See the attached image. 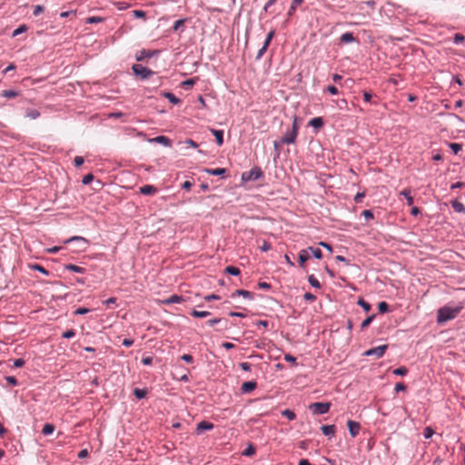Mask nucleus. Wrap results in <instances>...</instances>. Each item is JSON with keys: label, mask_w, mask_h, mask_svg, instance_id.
Returning <instances> with one entry per match:
<instances>
[{"label": "nucleus", "mask_w": 465, "mask_h": 465, "mask_svg": "<svg viewBox=\"0 0 465 465\" xmlns=\"http://www.w3.org/2000/svg\"><path fill=\"white\" fill-rule=\"evenodd\" d=\"M460 306L458 307H450L443 306L440 308L437 312V322L438 324H443L448 321H450L456 318L461 311Z\"/></svg>", "instance_id": "f257e3e1"}, {"label": "nucleus", "mask_w": 465, "mask_h": 465, "mask_svg": "<svg viewBox=\"0 0 465 465\" xmlns=\"http://www.w3.org/2000/svg\"><path fill=\"white\" fill-rule=\"evenodd\" d=\"M299 131L298 118L294 116L293 122L292 124V129L288 130L285 134L281 138L282 143H285L287 144L293 143L296 140L297 134Z\"/></svg>", "instance_id": "f03ea898"}, {"label": "nucleus", "mask_w": 465, "mask_h": 465, "mask_svg": "<svg viewBox=\"0 0 465 465\" xmlns=\"http://www.w3.org/2000/svg\"><path fill=\"white\" fill-rule=\"evenodd\" d=\"M331 402H313L309 405V410L314 415H322L327 413L331 409Z\"/></svg>", "instance_id": "7ed1b4c3"}, {"label": "nucleus", "mask_w": 465, "mask_h": 465, "mask_svg": "<svg viewBox=\"0 0 465 465\" xmlns=\"http://www.w3.org/2000/svg\"><path fill=\"white\" fill-rule=\"evenodd\" d=\"M132 70L136 76H139L142 80L148 79L150 76L154 74V72L151 69L143 66L140 64H134L132 66Z\"/></svg>", "instance_id": "20e7f679"}, {"label": "nucleus", "mask_w": 465, "mask_h": 465, "mask_svg": "<svg viewBox=\"0 0 465 465\" xmlns=\"http://www.w3.org/2000/svg\"><path fill=\"white\" fill-rule=\"evenodd\" d=\"M263 176V172L260 167H253L248 172L242 173V180L243 182L256 181Z\"/></svg>", "instance_id": "39448f33"}, {"label": "nucleus", "mask_w": 465, "mask_h": 465, "mask_svg": "<svg viewBox=\"0 0 465 465\" xmlns=\"http://www.w3.org/2000/svg\"><path fill=\"white\" fill-rule=\"evenodd\" d=\"M388 349V345L387 344H383V345H380L378 347H374V348H371L368 351H366L363 355L365 356H375L377 359H380L381 358L386 350Z\"/></svg>", "instance_id": "423d86ee"}, {"label": "nucleus", "mask_w": 465, "mask_h": 465, "mask_svg": "<svg viewBox=\"0 0 465 465\" xmlns=\"http://www.w3.org/2000/svg\"><path fill=\"white\" fill-rule=\"evenodd\" d=\"M213 427H214L213 423L207 421V420H203L197 424L195 432H196V434L200 435L205 430H213Z\"/></svg>", "instance_id": "0eeeda50"}, {"label": "nucleus", "mask_w": 465, "mask_h": 465, "mask_svg": "<svg viewBox=\"0 0 465 465\" xmlns=\"http://www.w3.org/2000/svg\"><path fill=\"white\" fill-rule=\"evenodd\" d=\"M347 426L351 437H355L359 434L361 429V425L359 422L350 420L347 422Z\"/></svg>", "instance_id": "6e6552de"}, {"label": "nucleus", "mask_w": 465, "mask_h": 465, "mask_svg": "<svg viewBox=\"0 0 465 465\" xmlns=\"http://www.w3.org/2000/svg\"><path fill=\"white\" fill-rule=\"evenodd\" d=\"M310 259V253L308 252V250L303 249L301 250L298 254V263L300 267H303L305 262Z\"/></svg>", "instance_id": "1a4fd4ad"}, {"label": "nucleus", "mask_w": 465, "mask_h": 465, "mask_svg": "<svg viewBox=\"0 0 465 465\" xmlns=\"http://www.w3.org/2000/svg\"><path fill=\"white\" fill-rule=\"evenodd\" d=\"M257 387L256 381H245L242 384L241 391L242 393H249L255 390Z\"/></svg>", "instance_id": "9d476101"}, {"label": "nucleus", "mask_w": 465, "mask_h": 465, "mask_svg": "<svg viewBox=\"0 0 465 465\" xmlns=\"http://www.w3.org/2000/svg\"><path fill=\"white\" fill-rule=\"evenodd\" d=\"M204 172L210 175L224 176L228 171L226 168H215V169L205 168Z\"/></svg>", "instance_id": "9b49d317"}, {"label": "nucleus", "mask_w": 465, "mask_h": 465, "mask_svg": "<svg viewBox=\"0 0 465 465\" xmlns=\"http://www.w3.org/2000/svg\"><path fill=\"white\" fill-rule=\"evenodd\" d=\"M139 191L142 194L144 195H153L157 192V188L151 184H146L139 188Z\"/></svg>", "instance_id": "f8f14e48"}, {"label": "nucleus", "mask_w": 465, "mask_h": 465, "mask_svg": "<svg viewBox=\"0 0 465 465\" xmlns=\"http://www.w3.org/2000/svg\"><path fill=\"white\" fill-rule=\"evenodd\" d=\"M236 296H242L243 298H247L249 300L253 299L252 292L246 291V290H242V289L236 290L234 292L232 293V298H234Z\"/></svg>", "instance_id": "ddd939ff"}, {"label": "nucleus", "mask_w": 465, "mask_h": 465, "mask_svg": "<svg viewBox=\"0 0 465 465\" xmlns=\"http://www.w3.org/2000/svg\"><path fill=\"white\" fill-rule=\"evenodd\" d=\"M73 242H77L81 243L80 248L82 250H84L87 245V240L81 236H73V237L69 238L68 240H66L64 242L70 243Z\"/></svg>", "instance_id": "4468645a"}, {"label": "nucleus", "mask_w": 465, "mask_h": 465, "mask_svg": "<svg viewBox=\"0 0 465 465\" xmlns=\"http://www.w3.org/2000/svg\"><path fill=\"white\" fill-rule=\"evenodd\" d=\"M158 53V51H150V50H145V49H143L139 52L138 54H136V60L137 61H142L143 60L144 58H149V57H152L154 54Z\"/></svg>", "instance_id": "2eb2a0df"}, {"label": "nucleus", "mask_w": 465, "mask_h": 465, "mask_svg": "<svg viewBox=\"0 0 465 465\" xmlns=\"http://www.w3.org/2000/svg\"><path fill=\"white\" fill-rule=\"evenodd\" d=\"M321 430L325 436L331 437L335 434L336 427L335 425H322Z\"/></svg>", "instance_id": "dca6fc26"}, {"label": "nucleus", "mask_w": 465, "mask_h": 465, "mask_svg": "<svg viewBox=\"0 0 465 465\" xmlns=\"http://www.w3.org/2000/svg\"><path fill=\"white\" fill-rule=\"evenodd\" d=\"M151 142L161 143V144H163L164 146H168V147L172 145L171 140L167 136H163V135L156 136L153 139H152Z\"/></svg>", "instance_id": "f3484780"}, {"label": "nucleus", "mask_w": 465, "mask_h": 465, "mask_svg": "<svg viewBox=\"0 0 465 465\" xmlns=\"http://www.w3.org/2000/svg\"><path fill=\"white\" fill-rule=\"evenodd\" d=\"M324 122L322 117H314L310 120L309 125L313 127L314 129H320L323 126Z\"/></svg>", "instance_id": "a211bd4d"}, {"label": "nucleus", "mask_w": 465, "mask_h": 465, "mask_svg": "<svg viewBox=\"0 0 465 465\" xmlns=\"http://www.w3.org/2000/svg\"><path fill=\"white\" fill-rule=\"evenodd\" d=\"M212 134L215 136L216 143L219 146L223 145V130H216V129H211Z\"/></svg>", "instance_id": "6ab92c4d"}, {"label": "nucleus", "mask_w": 465, "mask_h": 465, "mask_svg": "<svg viewBox=\"0 0 465 465\" xmlns=\"http://www.w3.org/2000/svg\"><path fill=\"white\" fill-rule=\"evenodd\" d=\"M183 301V296L173 294L170 296L169 298L163 301V303L164 304H172V303H180Z\"/></svg>", "instance_id": "aec40b11"}, {"label": "nucleus", "mask_w": 465, "mask_h": 465, "mask_svg": "<svg viewBox=\"0 0 465 465\" xmlns=\"http://www.w3.org/2000/svg\"><path fill=\"white\" fill-rule=\"evenodd\" d=\"M451 207L454 209L455 212L465 213V207L464 205L458 200L451 201Z\"/></svg>", "instance_id": "412c9836"}, {"label": "nucleus", "mask_w": 465, "mask_h": 465, "mask_svg": "<svg viewBox=\"0 0 465 465\" xmlns=\"http://www.w3.org/2000/svg\"><path fill=\"white\" fill-rule=\"evenodd\" d=\"M163 96L169 100L170 103L173 104H180L181 100L177 98L173 93L171 92H163Z\"/></svg>", "instance_id": "4be33fe9"}, {"label": "nucleus", "mask_w": 465, "mask_h": 465, "mask_svg": "<svg viewBox=\"0 0 465 465\" xmlns=\"http://www.w3.org/2000/svg\"><path fill=\"white\" fill-rule=\"evenodd\" d=\"M64 268L68 271H72L77 273H84L85 269L75 264L68 263L64 265Z\"/></svg>", "instance_id": "5701e85b"}, {"label": "nucleus", "mask_w": 465, "mask_h": 465, "mask_svg": "<svg viewBox=\"0 0 465 465\" xmlns=\"http://www.w3.org/2000/svg\"><path fill=\"white\" fill-rule=\"evenodd\" d=\"M355 41V37L352 33L347 32L341 35V42L344 44L352 43Z\"/></svg>", "instance_id": "b1692460"}, {"label": "nucleus", "mask_w": 465, "mask_h": 465, "mask_svg": "<svg viewBox=\"0 0 465 465\" xmlns=\"http://www.w3.org/2000/svg\"><path fill=\"white\" fill-rule=\"evenodd\" d=\"M401 195H403L407 201L408 205H412L414 203V199L411 194L410 189H404L400 193Z\"/></svg>", "instance_id": "393cba45"}, {"label": "nucleus", "mask_w": 465, "mask_h": 465, "mask_svg": "<svg viewBox=\"0 0 465 465\" xmlns=\"http://www.w3.org/2000/svg\"><path fill=\"white\" fill-rule=\"evenodd\" d=\"M210 314L211 313L208 311H198L196 309H193L191 312V315L195 318H205V317L209 316Z\"/></svg>", "instance_id": "a878e982"}, {"label": "nucleus", "mask_w": 465, "mask_h": 465, "mask_svg": "<svg viewBox=\"0 0 465 465\" xmlns=\"http://www.w3.org/2000/svg\"><path fill=\"white\" fill-rule=\"evenodd\" d=\"M55 428L53 424L51 423H46L44 425L43 427V430H42V433L45 435V436H47V435H50L52 434L54 431Z\"/></svg>", "instance_id": "bb28decb"}, {"label": "nucleus", "mask_w": 465, "mask_h": 465, "mask_svg": "<svg viewBox=\"0 0 465 465\" xmlns=\"http://www.w3.org/2000/svg\"><path fill=\"white\" fill-rule=\"evenodd\" d=\"M307 250L309 253L312 252L314 258L318 260L322 258V252L319 248L309 247Z\"/></svg>", "instance_id": "cd10ccee"}, {"label": "nucleus", "mask_w": 465, "mask_h": 465, "mask_svg": "<svg viewBox=\"0 0 465 465\" xmlns=\"http://www.w3.org/2000/svg\"><path fill=\"white\" fill-rule=\"evenodd\" d=\"M225 272H227L230 275L238 276L241 273V271L239 268L235 266H227L225 268Z\"/></svg>", "instance_id": "c85d7f7f"}, {"label": "nucleus", "mask_w": 465, "mask_h": 465, "mask_svg": "<svg viewBox=\"0 0 465 465\" xmlns=\"http://www.w3.org/2000/svg\"><path fill=\"white\" fill-rule=\"evenodd\" d=\"M25 116L30 119H36L40 116V113L36 109H28L25 113Z\"/></svg>", "instance_id": "c756f323"}, {"label": "nucleus", "mask_w": 465, "mask_h": 465, "mask_svg": "<svg viewBox=\"0 0 465 465\" xmlns=\"http://www.w3.org/2000/svg\"><path fill=\"white\" fill-rule=\"evenodd\" d=\"M308 282H309V283H310L312 287H314V288H316V289H320V288H321V283H320V282L318 281V279H317L314 275H312H312H310V276L308 277Z\"/></svg>", "instance_id": "7c9ffc66"}, {"label": "nucleus", "mask_w": 465, "mask_h": 465, "mask_svg": "<svg viewBox=\"0 0 465 465\" xmlns=\"http://www.w3.org/2000/svg\"><path fill=\"white\" fill-rule=\"evenodd\" d=\"M147 394V391L146 390H143V389H139V388H135L134 390V395L137 398V399H143Z\"/></svg>", "instance_id": "2f4dec72"}, {"label": "nucleus", "mask_w": 465, "mask_h": 465, "mask_svg": "<svg viewBox=\"0 0 465 465\" xmlns=\"http://www.w3.org/2000/svg\"><path fill=\"white\" fill-rule=\"evenodd\" d=\"M303 0H292V5L290 6V9L288 11V15H292L293 12L295 11L296 7L300 5Z\"/></svg>", "instance_id": "473e14b6"}, {"label": "nucleus", "mask_w": 465, "mask_h": 465, "mask_svg": "<svg viewBox=\"0 0 465 465\" xmlns=\"http://www.w3.org/2000/svg\"><path fill=\"white\" fill-rule=\"evenodd\" d=\"M357 304L360 305L365 312H369L371 309V304L364 301L362 298L358 300Z\"/></svg>", "instance_id": "72a5a7b5"}, {"label": "nucleus", "mask_w": 465, "mask_h": 465, "mask_svg": "<svg viewBox=\"0 0 465 465\" xmlns=\"http://www.w3.org/2000/svg\"><path fill=\"white\" fill-rule=\"evenodd\" d=\"M282 415L286 417L289 420H293L296 418V414L294 413V411L289 409L282 411Z\"/></svg>", "instance_id": "f704fd0d"}, {"label": "nucleus", "mask_w": 465, "mask_h": 465, "mask_svg": "<svg viewBox=\"0 0 465 465\" xmlns=\"http://www.w3.org/2000/svg\"><path fill=\"white\" fill-rule=\"evenodd\" d=\"M393 374L397 376H405L408 373V369L404 366L393 370Z\"/></svg>", "instance_id": "c9c22d12"}, {"label": "nucleus", "mask_w": 465, "mask_h": 465, "mask_svg": "<svg viewBox=\"0 0 465 465\" xmlns=\"http://www.w3.org/2000/svg\"><path fill=\"white\" fill-rule=\"evenodd\" d=\"M378 311L380 313H385L389 312V305L386 302H380L378 303Z\"/></svg>", "instance_id": "e433bc0d"}, {"label": "nucleus", "mask_w": 465, "mask_h": 465, "mask_svg": "<svg viewBox=\"0 0 465 465\" xmlns=\"http://www.w3.org/2000/svg\"><path fill=\"white\" fill-rule=\"evenodd\" d=\"M104 20V18L101 17V16H90V17L86 18L85 23L86 24H96V23H101Z\"/></svg>", "instance_id": "4c0bfd02"}, {"label": "nucleus", "mask_w": 465, "mask_h": 465, "mask_svg": "<svg viewBox=\"0 0 465 465\" xmlns=\"http://www.w3.org/2000/svg\"><path fill=\"white\" fill-rule=\"evenodd\" d=\"M18 94L14 90H4L2 92V96L5 98H14L16 97Z\"/></svg>", "instance_id": "58836bf2"}, {"label": "nucleus", "mask_w": 465, "mask_h": 465, "mask_svg": "<svg viewBox=\"0 0 465 465\" xmlns=\"http://www.w3.org/2000/svg\"><path fill=\"white\" fill-rule=\"evenodd\" d=\"M375 318V314H371L370 316H368L361 324V329H365L367 328L371 323V322L373 321V319Z\"/></svg>", "instance_id": "ea45409f"}, {"label": "nucleus", "mask_w": 465, "mask_h": 465, "mask_svg": "<svg viewBox=\"0 0 465 465\" xmlns=\"http://www.w3.org/2000/svg\"><path fill=\"white\" fill-rule=\"evenodd\" d=\"M31 268H32L33 270H35V271H38V272H42V273H43V274H45V275H48V274H49V272H48L46 269H45V268H44L42 265H40V264H37V263L33 264V265L31 266Z\"/></svg>", "instance_id": "a19ab883"}, {"label": "nucleus", "mask_w": 465, "mask_h": 465, "mask_svg": "<svg viewBox=\"0 0 465 465\" xmlns=\"http://www.w3.org/2000/svg\"><path fill=\"white\" fill-rule=\"evenodd\" d=\"M255 453V447L252 444H250L242 452V455L244 456H252Z\"/></svg>", "instance_id": "79ce46f5"}, {"label": "nucleus", "mask_w": 465, "mask_h": 465, "mask_svg": "<svg viewBox=\"0 0 465 465\" xmlns=\"http://www.w3.org/2000/svg\"><path fill=\"white\" fill-rule=\"evenodd\" d=\"M27 30V27L25 25H21L20 26H18L15 30H14L12 35L13 36H16L24 32H25Z\"/></svg>", "instance_id": "37998d69"}, {"label": "nucleus", "mask_w": 465, "mask_h": 465, "mask_svg": "<svg viewBox=\"0 0 465 465\" xmlns=\"http://www.w3.org/2000/svg\"><path fill=\"white\" fill-rule=\"evenodd\" d=\"M434 434V430L431 427H426L423 430V436L426 439H430Z\"/></svg>", "instance_id": "c03bdc74"}, {"label": "nucleus", "mask_w": 465, "mask_h": 465, "mask_svg": "<svg viewBox=\"0 0 465 465\" xmlns=\"http://www.w3.org/2000/svg\"><path fill=\"white\" fill-rule=\"evenodd\" d=\"M75 331L73 329L67 330L62 334V337L64 339H71L75 336Z\"/></svg>", "instance_id": "a18cd8bd"}, {"label": "nucleus", "mask_w": 465, "mask_h": 465, "mask_svg": "<svg viewBox=\"0 0 465 465\" xmlns=\"http://www.w3.org/2000/svg\"><path fill=\"white\" fill-rule=\"evenodd\" d=\"M194 84H195L194 79H187V80L182 82V86L184 87L185 89H189L192 86H193Z\"/></svg>", "instance_id": "49530a36"}, {"label": "nucleus", "mask_w": 465, "mask_h": 465, "mask_svg": "<svg viewBox=\"0 0 465 465\" xmlns=\"http://www.w3.org/2000/svg\"><path fill=\"white\" fill-rule=\"evenodd\" d=\"M450 148L453 151L454 153H458L462 149V146L460 143H450Z\"/></svg>", "instance_id": "de8ad7c7"}, {"label": "nucleus", "mask_w": 465, "mask_h": 465, "mask_svg": "<svg viewBox=\"0 0 465 465\" xmlns=\"http://www.w3.org/2000/svg\"><path fill=\"white\" fill-rule=\"evenodd\" d=\"M465 37L461 34H455L453 37V41L456 45H459L464 41Z\"/></svg>", "instance_id": "09e8293b"}, {"label": "nucleus", "mask_w": 465, "mask_h": 465, "mask_svg": "<svg viewBox=\"0 0 465 465\" xmlns=\"http://www.w3.org/2000/svg\"><path fill=\"white\" fill-rule=\"evenodd\" d=\"M184 23H185V19H179V20H177V21H176V22H174V24H173V31H177V30H179V28H180L181 26H183V25H184Z\"/></svg>", "instance_id": "8fccbe9b"}, {"label": "nucleus", "mask_w": 465, "mask_h": 465, "mask_svg": "<svg viewBox=\"0 0 465 465\" xmlns=\"http://www.w3.org/2000/svg\"><path fill=\"white\" fill-rule=\"evenodd\" d=\"M44 6L43 5H37L34 7V12H33V15L35 16H38L40 14H42L44 12Z\"/></svg>", "instance_id": "3c124183"}, {"label": "nucleus", "mask_w": 465, "mask_h": 465, "mask_svg": "<svg viewBox=\"0 0 465 465\" xmlns=\"http://www.w3.org/2000/svg\"><path fill=\"white\" fill-rule=\"evenodd\" d=\"M94 175L92 173H88L86 174L85 176H84L83 180H82V183L84 184H89L93 180H94Z\"/></svg>", "instance_id": "603ef678"}, {"label": "nucleus", "mask_w": 465, "mask_h": 465, "mask_svg": "<svg viewBox=\"0 0 465 465\" xmlns=\"http://www.w3.org/2000/svg\"><path fill=\"white\" fill-rule=\"evenodd\" d=\"M90 312V310H89V309H87V308H84V307H79V308H77V309L74 311V314H76V315H84V314H85V313H87V312Z\"/></svg>", "instance_id": "864d4df0"}, {"label": "nucleus", "mask_w": 465, "mask_h": 465, "mask_svg": "<svg viewBox=\"0 0 465 465\" xmlns=\"http://www.w3.org/2000/svg\"><path fill=\"white\" fill-rule=\"evenodd\" d=\"M406 389H407V386L404 383L398 382V383H396L394 390L396 392H399V391H406Z\"/></svg>", "instance_id": "5fc2aeb1"}, {"label": "nucleus", "mask_w": 465, "mask_h": 465, "mask_svg": "<svg viewBox=\"0 0 465 465\" xmlns=\"http://www.w3.org/2000/svg\"><path fill=\"white\" fill-rule=\"evenodd\" d=\"M284 143H282V139H280L279 141H274L273 147H274V150L277 152V155H279V153H280L281 146Z\"/></svg>", "instance_id": "6e6d98bb"}, {"label": "nucleus", "mask_w": 465, "mask_h": 465, "mask_svg": "<svg viewBox=\"0 0 465 465\" xmlns=\"http://www.w3.org/2000/svg\"><path fill=\"white\" fill-rule=\"evenodd\" d=\"M84 160L82 156H75L74 159V163L75 167H80L84 163Z\"/></svg>", "instance_id": "4d7b16f0"}, {"label": "nucleus", "mask_w": 465, "mask_h": 465, "mask_svg": "<svg viewBox=\"0 0 465 465\" xmlns=\"http://www.w3.org/2000/svg\"><path fill=\"white\" fill-rule=\"evenodd\" d=\"M361 215L366 219H373V213L371 210H364L361 213Z\"/></svg>", "instance_id": "13d9d810"}, {"label": "nucleus", "mask_w": 465, "mask_h": 465, "mask_svg": "<svg viewBox=\"0 0 465 465\" xmlns=\"http://www.w3.org/2000/svg\"><path fill=\"white\" fill-rule=\"evenodd\" d=\"M13 365H14V367H15V368L23 367V366L25 365V361H24V359H22V358L15 359V360L14 361V364H13Z\"/></svg>", "instance_id": "bf43d9fd"}, {"label": "nucleus", "mask_w": 465, "mask_h": 465, "mask_svg": "<svg viewBox=\"0 0 465 465\" xmlns=\"http://www.w3.org/2000/svg\"><path fill=\"white\" fill-rule=\"evenodd\" d=\"M133 13L136 18H144L146 15V13L143 10H134Z\"/></svg>", "instance_id": "052dcab7"}, {"label": "nucleus", "mask_w": 465, "mask_h": 465, "mask_svg": "<svg viewBox=\"0 0 465 465\" xmlns=\"http://www.w3.org/2000/svg\"><path fill=\"white\" fill-rule=\"evenodd\" d=\"M303 298H304V300L309 301V302H314L316 300V296L311 292H306L303 295Z\"/></svg>", "instance_id": "680f3d73"}, {"label": "nucleus", "mask_w": 465, "mask_h": 465, "mask_svg": "<svg viewBox=\"0 0 465 465\" xmlns=\"http://www.w3.org/2000/svg\"><path fill=\"white\" fill-rule=\"evenodd\" d=\"M5 380H6V381H7L9 384H11V385H13V386L17 385V380H16V378H15V377H14V376H6V377H5Z\"/></svg>", "instance_id": "e2e57ef3"}, {"label": "nucleus", "mask_w": 465, "mask_h": 465, "mask_svg": "<svg viewBox=\"0 0 465 465\" xmlns=\"http://www.w3.org/2000/svg\"><path fill=\"white\" fill-rule=\"evenodd\" d=\"M271 248H272L271 243L266 241H263L262 245L260 247L261 251H262V252H267V251L271 250Z\"/></svg>", "instance_id": "0e129e2a"}, {"label": "nucleus", "mask_w": 465, "mask_h": 465, "mask_svg": "<svg viewBox=\"0 0 465 465\" xmlns=\"http://www.w3.org/2000/svg\"><path fill=\"white\" fill-rule=\"evenodd\" d=\"M337 105L340 109H344L347 107L348 103L345 99H341V100L337 101Z\"/></svg>", "instance_id": "69168bd1"}, {"label": "nucleus", "mask_w": 465, "mask_h": 465, "mask_svg": "<svg viewBox=\"0 0 465 465\" xmlns=\"http://www.w3.org/2000/svg\"><path fill=\"white\" fill-rule=\"evenodd\" d=\"M240 367L244 371H251V364L249 362H241Z\"/></svg>", "instance_id": "338daca9"}, {"label": "nucleus", "mask_w": 465, "mask_h": 465, "mask_svg": "<svg viewBox=\"0 0 465 465\" xmlns=\"http://www.w3.org/2000/svg\"><path fill=\"white\" fill-rule=\"evenodd\" d=\"M327 91L331 94H337L339 93L338 91V88L334 85H329L327 87Z\"/></svg>", "instance_id": "774afa93"}]
</instances>
